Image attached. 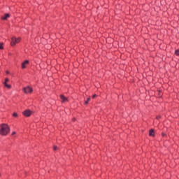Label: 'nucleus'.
Here are the masks:
<instances>
[{
    "label": "nucleus",
    "mask_w": 179,
    "mask_h": 179,
    "mask_svg": "<svg viewBox=\"0 0 179 179\" xmlns=\"http://www.w3.org/2000/svg\"><path fill=\"white\" fill-rule=\"evenodd\" d=\"M6 82H9V79L6 78V79H5V82H4V83H6Z\"/></svg>",
    "instance_id": "obj_15"
},
{
    "label": "nucleus",
    "mask_w": 179,
    "mask_h": 179,
    "mask_svg": "<svg viewBox=\"0 0 179 179\" xmlns=\"http://www.w3.org/2000/svg\"><path fill=\"white\" fill-rule=\"evenodd\" d=\"M12 135H16V131H13Z\"/></svg>",
    "instance_id": "obj_16"
},
{
    "label": "nucleus",
    "mask_w": 179,
    "mask_h": 179,
    "mask_svg": "<svg viewBox=\"0 0 179 179\" xmlns=\"http://www.w3.org/2000/svg\"><path fill=\"white\" fill-rule=\"evenodd\" d=\"M23 115H24V117H30V115H31V111L26 110L23 112Z\"/></svg>",
    "instance_id": "obj_4"
},
{
    "label": "nucleus",
    "mask_w": 179,
    "mask_h": 179,
    "mask_svg": "<svg viewBox=\"0 0 179 179\" xmlns=\"http://www.w3.org/2000/svg\"><path fill=\"white\" fill-rule=\"evenodd\" d=\"M5 87H7L8 89H10V87H12V86H10V85H8L6 83H3Z\"/></svg>",
    "instance_id": "obj_9"
},
{
    "label": "nucleus",
    "mask_w": 179,
    "mask_h": 179,
    "mask_svg": "<svg viewBox=\"0 0 179 179\" xmlns=\"http://www.w3.org/2000/svg\"><path fill=\"white\" fill-rule=\"evenodd\" d=\"M57 149H58V147H57V145H55L53 147V150H57Z\"/></svg>",
    "instance_id": "obj_14"
},
{
    "label": "nucleus",
    "mask_w": 179,
    "mask_h": 179,
    "mask_svg": "<svg viewBox=\"0 0 179 179\" xmlns=\"http://www.w3.org/2000/svg\"><path fill=\"white\" fill-rule=\"evenodd\" d=\"M92 97H93V99H94L95 97H97V95L94 94Z\"/></svg>",
    "instance_id": "obj_17"
},
{
    "label": "nucleus",
    "mask_w": 179,
    "mask_h": 179,
    "mask_svg": "<svg viewBox=\"0 0 179 179\" xmlns=\"http://www.w3.org/2000/svg\"><path fill=\"white\" fill-rule=\"evenodd\" d=\"M176 55H179V50L175 51Z\"/></svg>",
    "instance_id": "obj_13"
},
{
    "label": "nucleus",
    "mask_w": 179,
    "mask_h": 179,
    "mask_svg": "<svg viewBox=\"0 0 179 179\" xmlns=\"http://www.w3.org/2000/svg\"><path fill=\"white\" fill-rule=\"evenodd\" d=\"M155 134H157V133H156V131H155V129H151L149 131L148 135H155Z\"/></svg>",
    "instance_id": "obj_7"
},
{
    "label": "nucleus",
    "mask_w": 179,
    "mask_h": 179,
    "mask_svg": "<svg viewBox=\"0 0 179 179\" xmlns=\"http://www.w3.org/2000/svg\"><path fill=\"white\" fill-rule=\"evenodd\" d=\"M89 101H90V98H87V101H85V104H88Z\"/></svg>",
    "instance_id": "obj_10"
},
{
    "label": "nucleus",
    "mask_w": 179,
    "mask_h": 179,
    "mask_svg": "<svg viewBox=\"0 0 179 179\" xmlns=\"http://www.w3.org/2000/svg\"><path fill=\"white\" fill-rule=\"evenodd\" d=\"M6 73H7V75L9 74V71H6Z\"/></svg>",
    "instance_id": "obj_19"
},
{
    "label": "nucleus",
    "mask_w": 179,
    "mask_h": 179,
    "mask_svg": "<svg viewBox=\"0 0 179 179\" xmlns=\"http://www.w3.org/2000/svg\"><path fill=\"white\" fill-rule=\"evenodd\" d=\"M26 65H29V60H25L24 62L22 63V69H26Z\"/></svg>",
    "instance_id": "obj_5"
},
{
    "label": "nucleus",
    "mask_w": 179,
    "mask_h": 179,
    "mask_svg": "<svg viewBox=\"0 0 179 179\" xmlns=\"http://www.w3.org/2000/svg\"><path fill=\"white\" fill-rule=\"evenodd\" d=\"M160 118H161V116H157V120H160Z\"/></svg>",
    "instance_id": "obj_18"
},
{
    "label": "nucleus",
    "mask_w": 179,
    "mask_h": 179,
    "mask_svg": "<svg viewBox=\"0 0 179 179\" xmlns=\"http://www.w3.org/2000/svg\"><path fill=\"white\" fill-rule=\"evenodd\" d=\"M13 117H15V118L17 117V113H13Z\"/></svg>",
    "instance_id": "obj_12"
},
{
    "label": "nucleus",
    "mask_w": 179,
    "mask_h": 179,
    "mask_svg": "<svg viewBox=\"0 0 179 179\" xmlns=\"http://www.w3.org/2000/svg\"><path fill=\"white\" fill-rule=\"evenodd\" d=\"M20 38H16L15 36H13L11 38V42H10V45L13 46V45H16V44H19V43H20Z\"/></svg>",
    "instance_id": "obj_2"
},
{
    "label": "nucleus",
    "mask_w": 179,
    "mask_h": 179,
    "mask_svg": "<svg viewBox=\"0 0 179 179\" xmlns=\"http://www.w3.org/2000/svg\"><path fill=\"white\" fill-rule=\"evenodd\" d=\"M10 17L9 14H5V15L3 17H2V20H6V19H8V17Z\"/></svg>",
    "instance_id": "obj_8"
},
{
    "label": "nucleus",
    "mask_w": 179,
    "mask_h": 179,
    "mask_svg": "<svg viewBox=\"0 0 179 179\" xmlns=\"http://www.w3.org/2000/svg\"><path fill=\"white\" fill-rule=\"evenodd\" d=\"M0 50H3V43H0Z\"/></svg>",
    "instance_id": "obj_11"
},
{
    "label": "nucleus",
    "mask_w": 179,
    "mask_h": 179,
    "mask_svg": "<svg viewBox=\"0 0 179 179\" xmlns=\"http://www.w3.org/2000/svg\"><path fill=\"white\" fill-rule=\"evenodd\" d=\"M62 103H66L68 101V98L65 97L64 95H60Z\"/></svg>",
    "instance_id": "obj_6"
},
{
    "label": "nucleus",
    "mask_w": 179,
    "mask_h": 179,
    "mask_svg": "<svg viewBox=\"0 0 179 179\" xmlns=\"http://www.w3.org/2000/svg\"><path fill=\"white\" fill-rule=\"evenodd\" d=\"M0 177H1V173H0Z\"/></svg>",
    "instance_id": "obj_20"
},
{
    "label": "nucleus",
    "mask_w": 179,
    "mask_h": 179,
    "mask_svg": "<svg viewBox=\"0 0 179 179\" xmlns=\"http://www.w3.org/2000/svg\"><path fill=\"white\" fill-rule=\"evenodd\" d=\"M23 92L24 93H26V94H27V93H32L33 92V88L30 87H26L23 88Z\"/></svg>",
    "instance_id": "obj_3"
},
{
    "label": "nucleus",
    "mask_w": 179,
    "mask_h": 179,
    "mask_svg": "<svg viewBox=\"0 0 179 179\" xmlns=\"http://www.w3.org/2000/svg\"><path fill=\"white\" fill-rule=\"evenodd\" d=\"M10 132V128L6 124H2L0 125V134L1 135H8Z\"/></svg>",
    "instance_id": "obj_1"
}]
</instances>
